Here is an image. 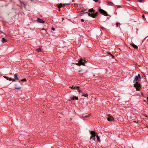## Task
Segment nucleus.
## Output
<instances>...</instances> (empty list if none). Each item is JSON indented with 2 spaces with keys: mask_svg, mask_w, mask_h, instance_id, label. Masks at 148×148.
Here are the masks:
<instances>
[{
  "mask_svg": "<svg viewBox=\"0 0 148 148\" xmlns=\"http://www.w3.org/2000/svg\"><path fill=\"white\" fill-rule=\"evenodd\" d=\"M73 86H72L71 87H70V88L71 89H73Z\"/></svg>",
  "mask_w": 148,
  "mask_h": 148,
  "instance_id": "37",
  "label": "nucleus"
},
{
  "mask_svg": "<svg viewBox=\"0 0 148 148\" xmlns=\"http://www.w3.org/2000/svg\"><path fill=\"white\" fill-rule=\"evenodd\" d=\"M19 1L20 2V3L21 4V6H22L23 7H25L26 5L24 2L21 1V0H19Z\"/></svg>",
  "mask_w": 148,
  "mask_h": 148,
  "instance_id": "12",
  "label": "nucleus"
},
{
  "mask_svg": "<svg viewBox=\"0 0 148 148\" xmlns=\"http://www.w3.org/2000/svg\"><path fill=\"white\" fill-rule=\"evenodd\" d=\"M75 64H76V65H77L78 66H79L80 64H79V62H78L77 63H76Z\"/></svg>",
  "mask_w": 148,
  "mask_h": 148,
  "instance_id": "31",
  "label": "nucleus"
},
{
  "mask_svg": "<svg viewBox=\"0 0 148 148\" xmlns=\"http://www.w3.org/2000/svg\"><path fill=\"white\" fill-rule=\"evenodd\" d=\"M81 20V22H84V19H82Z\"/></svg>",
  "mask_w": 148,
  "mask_h": 148,
  "instance_id": "36",
  "label": "nucleus"
},
{
  "mask_svg": "<svg viewBox=\"0 0 148 148\" xmlns=\"http://www.w3.org/2000/svg\"><path fill=\"white\" fill-rule=\"evenodd\" d=\"M96 136V137H97V141L99 142V143L100 142V137L97 135Z\"/></svg>",
  "mask_w": 148,
  "mask_h": 148,
  "instance_id": "18",
  "label": "nucleus"
},
{
  "mask_svg": "<svg viewBox=\"0 0 148 148\" xmlns=\"http://www.w3.org/2000/svg\"><path fill=\"white\" fill-rule=\"evenodd\" d=\"M87 10V9H86L85 10H83V11H86Z\"/></svg>",
  "mask_w": 148,
  "mask_h": 148,
  "instance_id": "41",
  "label": "nucleus"
},
{
  "mask_svg": "<svg viewBox=\"0 0 148 148\" xmlns=\"http://www.w3.org/2000/svg\"><path fill=\"white\" fill-rule=\"evenodd\" d=\"M139 79V78L137 77V76H136L134 80L133 81V83H136Z\"/></svg>",
  "mask_w": 148,
  "mask_h": 148,
  "instance_id": "11",
  "label": "nucleus"
},
{
  "mask_svg": "<svg viewBox=\"0 0 148 148\" xmlns=\"http://www.w3.org/2000/svg\"><path fill=\"white\" fill-rule=\"evenodd\" d=\"M131 45L135 49H138V47L133 43H131Z\"/></svg>",
  "mask_w": 148,
  "mask_h": 148,
  "instance_id": "10",
  "label": "nucleus"
},
{
  "mask_svg": "<svg viewBox=\"0 0 148 148\" xmlns=\"http://www.w3.org/2000/svg\"><path fill=\"white\" fill-rule=\"evenodd\" d=\"M79 87L77 86V91L79 92V93H82V94L83 93V92L81 90H79Z\"/></svg>",
  "mask_w": 148,
  "mask_h": 148,
  "instance_id": "14",
  "label": "nucleus"
},
{
  "mask_svg": "<svg viewBox=\"0 0 148 148\" xmlns=\"http://www.w3.org/2000/svg\"><path fill=\"white\" fill-rule=\"evenodd\" d=\"M142 17L143 18L145 19V16L144 14H143L142 15Z\"/></svg>",
  "mask_w": 148,
  "mask_h": 148,
  "instance_id": "29",
  "label": "nucleus"
},
{
  "mask_svg": "<svg viewBox=\"0 0 148 148\" xmlns=\"http://www.w3.org/2000/svg\"><path fill=\"white\" fill-rule=\"evenodd\" d=\"M77 86H73V89L74 90H75V89H77Z\"/></svg>",
  "mask_w": 148,
  "mask_h": 148,
  "instance_id": "27",
  "label": "nucleus"
},
{
  "mask_svg": "<svg viewBox=\"0 0 148 148\" xmlns=\"http://www.w3.org/2000/svg\"><path fill=\"white\" fill-rule=\"evenodd\" d=\"M90 114H89L87 115H85V116H84V118H88V117H89L90 116Z\"/></svg>",
  "mask_w": 148,
  "mask_h": 148,
  "instance_id": "23",
  "label": "nucleus"
},
{
  "mask_svg": "<svg viewBox=\"0 0 148 148\" xmlns=\"http://www.w3.org/2000/svg\"><path fill=\"white\" fill-rule=\"evenodd\" d=\"M98 11L100 14H102L105 16H109L106 11L101 9L100 7L98 8Z\"/></svg>",
  "mask_w": 148,
  "mask_h": 148,
  "instance_id": "2",
  "label": "nucleus"
},
{
  "mask_svg": "<svg viewBox=\"0 0 148 148\" xmlns=\"http://www.w3.org/2000/svg\"><path fill=\"white\" fill-rule=\"evenodd\" d=\"M15 79H12V80L13 82H15L16 80Z\"/></svg>",
  "mask_w": 148,
  "mask_h": 148,
  "instance_id": "40",
  "label": "nucleus"
},
{
  "mask_svg": "<svg viewBox=\"0 0 148 148\" xmlns=\"http://www.w3.org/2000/svg\"><path fill=\"white\" fill-rule=\"evenodd\" d=\"M78 61L79 62V64H80V66L81 65L86 66L85 63H87V61H86L82 59V58L79 60Z\"/></svg>",
  "mask_w": 148,
  "mask_h": 148,
  "instance_id": "4",
  "label": "nucleus"
},
{
  "mask_svg": "<svg viewBox=\"0 0 148 148\" xmlns=\"http://www.w3.org/2000/svg\"><path fill=\"white\" fill-rule=\"evenodd\" d=\"M62 19L63 20H64V18H62Z\"/></svg>",
  "mask_w": 148,
  "mask_h": 148,
  "instance_id": "45",
  "label": "nucleus"
},
{
  "mask_svg": "<svg viewBox=\"0 0 148 148\" xmlns=\"http://www.w3.org/2000/svg\"><path fill=\"white\" fill-rule=\"evenodd\" d=\"M146 116V117H148V116H147V115H146V116Z\"/></svg>",
  "mask_w": 148,
  "mask_h": 148,
  "instance_id": "44",
  "label": "nucleus"
},
{
  "mask_svg": "<svg viewBox=\"0 0 148 148\" xmlns=\"http://www.w3.org/2000/svg\"><path fill=\"white\" fill-rule=\"evenodd\" d=\"M134 86L136 88V90L137 91L140 90L141 87L140 84L138 82H136L134 84Z\"/></svg>",
  "mask_w": 148,
  "mask_h": 148,
  "instance_id": "3",
  "label": "nucleus"
},
{
  "mask_svg": "<svg viewBox=\"0 0 148 148\" xmlns=\"http://www.w3.org/2000/svg\"><path fill=\"white\" fill-rule=\"evenodd\" d=\"M100 28L103 30H104L105 29V28L103 27H100Z\"/></svg>",
  "mask_w": 148,
  "mask_h": 148,
  "instance_id": "33",
  "label": "nucleus"
},
{
  "mask_svg": "<svg viewBox=\"0 0 148 148\" xmlns=\"http://www.w3.org/2000/svg\"><path fill=\"white\" fill-rule=\"evenodd\" d=\"M107 120L108 121H114V119L112 116H109L107 118Z\"/></svg>",
  "mask_w": 148,
  "mask_h": 148,
  "instance_id": "7",
  "label": "nucleus"
},
{
  "mask_svg": "<svg viewBox=\"0 0 148 148\" xmlns=\"http://www.w3.org/2000/svg\"><path fill=\"white\" fill-rule=\"evenodd\" d=\"M70 3H67V4H62L63 7H64L66 5H70Z\"/></svg>",
  "mask_w": 148,
  "mask_h": 148,
  "instance_id": "25",
  "label": "nucleus"
},
{
  "mask_svg": "<svg viewBox=\"0 0 148 148\" xmlns=\"http://www.w3.org/2000/svg\"><path fill=\"white\" fill-rule=\"evenodd\" d=\"M82 96H84L88 98V95L87 93L85 94L83 92V93L82 94Z\"/></svg>",
  "mask_w": 148,
  "mask_h": 148,
  "instance_id": "15",
  "label": "nucleus"
},
{
  "mask_svg": "<svg viewBox=\"0 0 148 148\" xmlns=\"http://www.w3.org/2000/svg\"><path fill=\"white\" fill-rule=\"evenodd\" d=\"M120 25V23H119L117 22L116 23V25L117 27H118L119 25Z\"/></svg>",
  "mask_w": 148,
  "mask_h": 148,
  "instance_id": "26",
  "label": "nucleus"
},
{
  "mask_svg": "<svg viewBox=\"0 0 148 148\" xmlns=\"http://www.w3.org/2000/svg\"><path fill=\"white\" fill-rule=\"evenodd\" d=\"M14 77L15 78V79L16 80H18L19 79V78L18 77V75L16 74H15L14 75Z\"/></svg>",
  "mask_w": 148,
  "mask_h": 148,
  "instance_id": "16",
  "label": "nucleus"
},
{
  "mask_svg": "<svg viewBox=\"0 0 148 148\" xmlns=\"http://www.w3.org/2000/svg\"><path fill=\"white\" fill-rule=\"evenodd\" d=\"M0 32H1V33H3V32H2V31H0Z\"/></svg>",
  "mask_w": 148,
  "mask_h": 148,
  "instance_id": "42",
  "label": "nucleus"
},
{
  "mask_svg": "<svg viewBox=\"0 0 148 148\" xmlns=\"http://www.w3.org/2000/svg\"><path fill=\"white\" fill-rule=\"evenodd\" d=\"M92 139L95 141V137H93V138H92Z\"/></svg>",
  "mask_w": 148,
  "mask_h": 148,
  "instance_id": "32",
  "label": "nucleus"
},
{
  "mask_svg": "<svg viewBox=\"0 0 148 148\" xmlns=\"http://www.w3.org/2000/svg\"><path fill=\"white\" fill-rule=\"evenodd\" d=\"M121 6L118 5L117 6V8H121Z\"/></svg>",
  "mask_w": 148,
  "mask_h": 148,
  "instance_id": "39",
  "label": "nucleus"
},
{
  "mask_svg": "<svg viewBox=\"0 0 148 148\" xmlns=\"http://www.w3.org/2000/svg\"><path fill=\"white\" fill-rule=\"evenodd\" d=\"M51 29L53 31H55V28L53 27H52L51 28Z\"/></svg>",
  "mask_w": 148,
  "mask_h": 148,
  "instance_id": "30",
  "label": "nucleus"
},
{
  "mask_svg": "<svg viewBox=\"0 0 148 148\" xmlns=\"http://www.w3.org/2000/svg\"><path fill=\"white\" fill-rule=\"evenodd\" d=\"M141 95H142V97H145L144 96V94H143V92H141Z\"/></svg>",
  "mask_w": 148,
  "mask_h": 148,
  "instance_id": "34",
  "label": "nucleus"
},
{
  "mask_svg": "<svg viewBox=\"0 0 148 148\" xmlns=\"http://www.w3.org/2000/svg\"><path fill=\"white\" fill-rule=\"evenodd\" d=\"M95 2H97L98 1V0H93Z\"/></svg>",
  "mask_w": 148,
  "mask_h": 148,
  "instance_id": "38",
  "label": "nucleus"
},
{
  "mask_svg": "<svg viewBox=\"0 0 148 148\" xmlns=\"http://www.w3.org/2000/svg\"><path fill=\"white\" fill-rule=\"evenodd\" d=\"M108 54L109 55H110L111 57H112V58L113 59H114V56L113 55H112L111 53L110 52H108Z\"/></svg>",
  "mask_w": 148,
  "mask_h": 148,
  "instance_id": "21",
  "label": "nucleus"
},
{
  "mask_svg": "<svg viewBox=\"0 0 148 148\" xmlns=\"http://www.w3.org/2000/svg\"><path fill=\"white\" fill-rule=\"evenodd\" d=\"M137 77L139 78L140 79H141V77H140V74H138V76H137Z\"/></svg>",
  "mask_w": 148,
  "mask_h": 148,
  "instance_id": "28",
  "label": "nucleus"
},
{
  "mask_svg": "<svg viewBox=\"0 0 148 148\" xmlns=\"http://www.w3.org/2000/svg\"><path fill=\"white\" fill-rule=\"evenodd\" d=\"M14 88L18 90H20L21 89V87H18V85L16 84H15L14 85Z\"/></svg>",
  "mask_w": 148,
  "mask_h": 148,
  "instance_id": "9",
  "label": "nucleus"
},
{
  "mask_svg": "<svg viewBox=\"0 0 148 148\" xmlns=\"http://www.w3.org/2000/svg\"><path fill=\"white\" fill-rule=\"evenodd\" d=\"M31 1H32V0H30Z\"/></svg>",
  "mask_w": 148,
  "mask_h": 148,
  "instance_id": "46",
  "label": "nucleus"
},
{
  "mask_svg": "<svg viewBox=\"0 0 148 148\" xmlns=\"http://www.w3.org/2000/svg\"><path fill=\"white\" fill-rule=\"evenodd\" d=\"M95 10L93 8H91L88 10V12H85L83 11H81L80 12H78L79 15L80 16H83V14H88V16L90 17L93 18H95L98 16V14H99L98 12H95Z\"/></svg>",
  "mask_w": 148,
  "mask_h": 148,
  "instance_id": "1",
  "label": "nucleus"
},
{
  "mask_svg": "<svg viewBox=\"0 0 148 148\" xmlns=\"http://www.w3.org/2000/svg\"><path fill=\"white\" fill-rule=\"evenodd\" d=\"M90 134L91 135L90 137V139H91L93 137H95L96 136V133L93 131H89Z\"/></svg>",
  "mask_w": 148,
  "mask_h": 148,
  "instance_id": "5",
  "label": "nucleus"
},
{
  "mask_svg": "<svg viewBox=\"0 0 148 148\" xmlns=\"http://www.w3.org/2000/svg\"><path fill=\"white\" fill-rule=\"evenodd\" d=\"M3 77L4 78H5L7 80H8L10 81H11L12 80V78H9L8 77L6 76H3Z\"/></svg>",
  "mask_w": 148,
  "mask_h": 148,
  "instance_id": "13",
  "label": "nucleus"
},
{
  "mask_svg": "<svg viewBox=\"0 0 148 148\" xmlns=\"http://www.w3.org/2000/svg\"><path fill=\"white\" fill-rule=\"evenodd\" d=\"M143 0H138V1L142 3L143 2Z\"/></svg>",
  "mask_w": 148,
  "mask_h": 148,
  "instance_id": "35",
  "label": "nucleus"
},
{
  "mask_svg": "<svg viewBox=\"0 0 148 148\" xmlns=\"http://www.w3.org/2000/svg\"><path fill=\"white\" fill-rule=\"evenodd\" d=\"M36 51L38 52H41L42 51L40 48H38L36 50Z\"/></svg>",
  "mask_w": 148,
  "mask_h": 148,
  "instance_id": "24",
  "label": "nucleus"
},
{
  "mask_svg": "<svg viewBox=\"0 0 148 148\" xmlns=\"http://www.w3.org/2000/svg\"><path fill=\"white\" fill-rule=\"evenodd\" d=\"M58 8H60L63 7L62 4V3L59 4H58Z\"/></svg>",
  "mask_w": 148,
  "mask_h": 148,
  "instance_id": "19",
  "label": "nucleus"
},
{
  "mask_svg": "<svg viewBox=\"0 0 148 148\" xmlns=\"http://www.w3.org/2000/svg\"><path fill=\"white\" fill-rule=\"evenodd\" d=\"M70 98L71 99V100H69V101H71V100H78V97H76V96H73V97H70Z\"/></svg>",
  "mask_w": 148,
  "mask_h": 148,
  "instance_id": "6",
  "label": "nucleus"
},
{
  "mask_svg": "<svg viewBox=\"0 0 148 148\" xmlns=\"http://www.w3.org/2000/svg\"><path fill=\"white\" fill-rule=\"evenodd\" d=\"M147 101H148V97H147Z\"/></svg>",
  "mask_w": 148,
  "mask_h": 148,
  "instance_id": "43",
  "label": "nucleus"
},
{
  "mask_svg": "<svg viewBox=\"0 0 148 148\" xmlns=\"http://www.w3.org/2000/svg\"><path fill=\"white\" fill-rule=\"evenodd\" d=\"M108 4H109V5H114L113 3H112V2H110V1H108L107 2Z\"/></svg>",
  "mask_w": 148,
  "mask_h": 148,
  "instance_id": "22",
  "label": "nucleus"
},
{
  "mask_svg": "<svg viewBox=\"0 0 148 148\" xmlns=\"http://www.w3.org/2000/svg\"><path fill=\"white\" fill-rule=\"evenodd\" d=\"M1 41L3 43H5L7 42V40L5 38H2Z\"/></svg>",
  "mask_w": 148,
  "mask_h": 148,
  "instance_id": "17",
  "label": "nucleus"
},
{
  "mask_svg": "<svg viewBox=\"0 0 148 148\" xmlns=\"http://www.w3.org/2000/svg\"><path fill=\"white\" fill-rule=\"evenodd\" d=\"M37 21L38 22L42 23H44L45 22V21L40 18H38Z\"/></svg>",
  "mask_w": 148,
  "mask_h": 148,
  "instance_id": "8",
  "label": "nucleus"
},
{
  "mask_svg": "<svg viewBox=\"0 0 148 148\" xmlns=\"http://www.w3.org/2000/svg\"><path fill=\"white\" fill-rule=\"evenodd\" d=\"M26 81H27L26 79L25 78H24V79H21L20 81H19V83H20L21 82H26Z\"/></svg>",
  "mask_w": 148,
  "mask_h": 148,
  "instance_id": "20",
  "label": "nucleus"
}]
</instances>
